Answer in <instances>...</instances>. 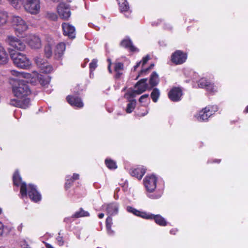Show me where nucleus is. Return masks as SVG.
Returning a JSON list of instances; mask_svg holds the SVG:
<instances>
[{
  "label": "nucleus",
  "mask_w": 248,
  "mask_h": 248,
  "mask_svg": "<svg viewBox=\"0 0 248 248\" xmlns=\"http://www.w3.org/2000/svg\"><path fill=\"white\" fill-rule=\"evenodd\" d=\"M12 93L16 99L10 100L13 106L26 109L30 105V100L26 97L31 94V90L28 84L22 79H15L12 84Z\"/></svg>",
  "instance_id": "nucleus-1"
},
{
  "label": "nucleus",
  "mask_w": 248,
  "mask_h": 248,
  "mask_svg": "<svg viewBox=\"0 0 248 248\" xmlns=\"http://www.w3.org/2000/svg\"><path fill=\"white\" fill-rule=\"evenodd\" d=\"M14 184L17 186L20 187V193L21 198L23 199L29 195L31 201L37 202L41 200V195L37 191L36 186L34 185L29 184L27 186L26 184L22 181L19 172L16 171L13 175Z\"/></svg>",
  "instance_id": "nucleus-2"
},
{
  "label": "nucleus",
  "mask_w": 248,
  "mask_h": 248,
  "mask_svg": "<svg viewBox=\"0 0 248 248\" xmlns=\"http://www.w3.org/2000/svg\"><path fill=\"white\" fill-rule=\"evenodd\" d=\"M144 185L147 191V196L152 199L159 198L162 194L164 183L154 175H148L144 179Z\"/></svg>",
  "instance_id": "nucleus-3"
},
{
  "label": "nucleus",
  "mask_w": 248,
  "mask_h": 248,
  "mask_svg": "<svg viewBox=\"0 0 248 248\" xmlns=\"http://www.w3.org/2000/svg\"><path fill=\"white\" fill-rule=\"evenodd\" d=\"M11 73L12 75L17 77L19 78H24L27 79L28 82H30L32 84H36L39 82L42 86H46L48 84L50 81L48 77L45 78L36 71H33L31 73H28L11 70Z\"/></svg>",
  "instance_id": "nucleus-4"
},
{
  "label": "nucleus",
  "mask_w": 248,
  "mask_h": 248,
  "mask_svg": "<svg viewBox=\"0 0 248 248\" xmlns=\"http://www.w3.org/2000/svg\"><path fill=\"white\" fill-rule=\"evenodd\" d=\"M126 210L127 212L132 213L136 216L141 217L143 218L147 219H154L155 222L160 226H165L167 225V222L166 220L160 215H155L149 213L137 210L136 209L130 206L126 207Z\"/></svg>",
  "instance_id": "nucleus-5"
},
{
  "label": "nucleus",
  "mask_w": 248,
  "mask_h": 248,
  "mask_svg": "<svg viewBox=\"0 0 248 248\" xmlns=\"http://www.w3.org/2000/svg\"><path fill=\"white\" fill-rule=\"evenodd\" d=\"M10 56L14 64L21 69H28L31 65V62L26 56L20 52H10Z\"/></svg>",
  "instance_id": "nucleus-6"
},
{
  "label": "nucleus",
  "mask_w": 248,
  "mask_h": 248,
  "mask_svg": "<svg viewBox=\"0 0 248 248\" xmlns=\"http://www.w3.org/2000/svg\"><path fill=\"white\" fill-rule=\"evenodd\" d=\"M11 23L16 35L23 37V34L28 29L26 22L20 16H13L11 18Z\"/></svg>",
  "instance_id": "nucleus-7"
},
{
  "label": "nucleus",
  "mask_w": 248,
  "mask_h": 248,
  "mask_svg": "<svg viewBox=\"0 0 248 248\" xmlns=\"http://www.w3.org/2000/svg\"><path fill=\"white\" fill-rule=\"evenodd\" d=\"M147 81V78L141 79L135 85L134 90H129L125 94V98L127 99L134 98L137 94H140L147 90H150Z\"/></svg>",
  "instance_id": "nucleus-8"
},
{
  "label": "nucleus",
  "mask_w": 248,
  "mask_h": 248,
  "mask_svg": "<svg viewBox=\"0 0 248 248\" xmlns=\"http://www.w3.org/2000/svg\"><path fill=\"white\" fill-rule=\"evenodd\" d=\"M217 106H208L201 110L194 116L199 122L206 121L217 111Z\"/></svg>",
  "instance_id": "nucleus-9"
},
{
  "label": "nucleus",
  "mask_w": 248,
  "mask_h": 248,
  "mask_svg": "<svg viewBox=\"0 0 248 248\" xmlns=\"http://www.w3.org/2000/svg\"><path fill=\"white\" fill-rule=\"evenodd\" d=\"M5 42L14 50L23 51L26 48L24 43L13 35H8L5 39Z\"/></svg>",
  "instance_id": "nucleus-10"
},
{
  "label": "nucleus",
  "mask_w": 248,
  "mask_h": 248,
  "mask_svg": "<svg viewBox=\"0 0 248 248\" xmlns=\"http://www.w3.org/2000/svg\"><path fill=\"white\" fill-rule=\"evenodd\" d=\"M57 12L63 20H68L71 16L70 5L66 2H61L57 6Z\"/></svg>",
  "instance_id": "nucleus-11"
},
{
  "label": "nucleus",
  "mask_w": 248,
  "mask_h": 248,
  "mask_svg": "<svg viewBox=\"0 0 248 248\" xmlns=\"http://www.w3.org/2000/svg\"><path fill=\"white\" fill-rule=\"evenodd\" d=\"M34 61L41 72L47 74L53 70L52 66L47 63L46 60L43 59L40 55L36 56Z\"/></svg>",
  "instance_id": "nucleus-12"
},
{
  "label": "nucleus",
  "mask_w": 248,
  "mask_h": 248,
  "mask_svg": "<svg viewBox=\"0 0 248 248\" xmlns=\"http://www.w3.org/2000/svg\"><path fill=\"white\" fill-rule=\"evenodd\" d=\"M149 60V56L148 55L142 58V61L137 62L136 64L133 67V70L136 71L137 69L141 66V69L139 74V75L137 77L136 79H137L139 77L145 75L146 73L154 66V64H151L148 67H144L145 64Z\"/></svg>",
  "instance_id": "nucleus-13"
},
{
  "label": "nucleus",
  "mask_w": 248,
  "mask_h": 248,
  "mask_svg": "<svg viewBox=\"0 0 248 248\" xmlns=\"http://www.w3.org/2000/svg\"><path fill=\"white\" fill-rule=\"evenodd\" d=\"M25 10L31 14H36L40 9V1H23Z\"/></svg>",
  "instance_id": "nucleus-14"
},
{
  "label": "nucleus",
  "mask_w": 248,
  "mask_h": 248,
  "mask_svg": "<svg viewBox=\"0 0 248 248\" xmlns=\"http://www.w3.org/2000/svg\"><path fill=\"white\" fill-rule=\"evenodd\" d=\"M187 59V55L181 50H176L173 53L171 56V62L176 65L182 64Z\"/></svg>",
  "instance_id": "nucleus-15"
},
{
  "label": "nucleus",
  "mask_w": 248,
  "mask_h": 248,
  "mask_svg": "<svg viewBox=\"0 0 248 248\" xmlns=\"http://www.w3.org/2000/svg\"><path fill=\"white\" fill-rule=\"evenodd\" d=\"M198 86L202 88L205 89L210 93H214L217 91V88L210 81H208L205 78H202L198 82Z\"/></svg>",
  "instance_id": "nucleus-16"
},
{
  "label": "nucleus",
  "mask_w": 248,
  "mask_h": 248,
  "mask_svg": "<svg viewBox=\"0 0 248 248\" xmlns=\"http://www.w3.org/2000/svg\"><path fill=\"white\" fill-rule=\"evenodd\" d=\"M63 34L69 38L73 39L75 38L76 32L75 27L68 23H63L62 25Z\"/></svg>",
  "instance_id": "nucleus-17"
},
{
  "label": "nucleus",
  "mask_w": 248,
  "mask_h": 248,
  "mask_svg": "<svg viewBox=\"0 0 248 248\" xmlns=\"http://www.w3.org/2000/svg\"><path fill=\"white\" fill-rule=\"evenodd\" d=\"M182 95V90L180 88L177 87L173 88L168 93L169 98L174 102L181 100Z\"/></svg>",
  "instance_id": "nucleus-18"
},
{
  "label": "nucleus",
  "mask_w": 248,
  "mask_h": 248,
  "mask_svg": "<svg viewBox=\"0 0 248 248\" xmlns=\"http://www.w3.org/2000/svg\"><path fill=\"white\" fill-rule=\"evenodd\" d=\"M104 207L106 208L107 214L110 216L116 215L118 213L119 204L117 202H113L104 205Z\"/></svg>",
  "instance_id": "nucleus-19"
},
{
  "label": "nucleus",
  "mask_w": 248,
  "mask_h": 248,
  "mask_svg": "<svg viewBox=\"0 0 248 248\" xmlns=\"http://www.w3.org/2000/svg\"><path fill=\"white\" fill-rule=\"evenodd\" d=\"M65 50V44L60 42L58 44L54 50V58L56 60H61L64 54Z\"/></svg>",
  "instance_id": "nucleus-20"
},
{
  "label": "nucleus",
  "mask_w": 248,
  "mask_h": 248,
  "mask_svg": "<svg viewBox=\"0 0 248 248\" xmlns=\"http://www.w3.org/2000/svg\"><path fill=\"white\" fill-rule=\"evenodd\" d=\"M29 45L34 49H38L41 46L40 39L36 35H30L28 40Z\"/></svg>",
  "instance_id": "nucleus-21"
},
{
  "label": "nucleus",
  "mask_w": 248,
  "mask_h": 248,
  "mask_svg": "<svg viewBox=\"0 0 248 248\" xmlns=\"http://www.w3.org/2000/svg\"><path fill=\"white\" fill-rule=\"evenodd\" d=\"M66 100L67 102L72 106L79 108H81L83 107V103L82 102L81 98L78 97L68 95L66 97Z\"/></svg>",
  "instance_id": "nucleus-22"
},
{
  "label": "nucleus",
  "mask_w": 248,
  "mask_h": 248,
  "mask_svg": "<svg viewBox=\"0 0 248 248\" xmlns=\"http://www.w3.org/2000/svg\"><path fill=\"white\" fill-rule=\"evenodd\" d=\"M121 46L128 49L131 52H138L139 49L133 45L129 37L124 38L121 42Z\"/></svg>",
  "instance_id": "nucleus-23"
},
{
  "label": "nucleus",
  "mask_w": 248,
  "mask_h": 248,
  "mask_svg": "<svg viewBox=\"0 0 248 248\" xmlns=\"http://www.w3.org/2000/svg\"><path fill=\"white\" fill-rule=\"evenodd\" d=\"M146 170L143 167H138L132 169L130 173L132 176H134L138 179H141L145 174Z\"/></svg>",
  "instance_id": "nucleus-24"
},
{
  "label": "nucleus",
  "mask_w": 248,
  "mask_h": 248,
  "mask_svg": "<svg viewBox=\"0 0 248 248\" xmlns=\"http://www.w3.org/2000/svg\"><path fill=\"white\" fill-rule=\"evenodd\" d=\"M8 60V55L4 47L0 43V64L6 63Z\"/></svg>",
  "instance_id": "nucleus-25"
},
{
  "label": "nucleus",
  "mask_w": 248,
  "mask_h": 248,
  "mask_svg": "<svg viewBox=\"0 0 248 248\" xmlns=\"http://www.w3.org/2000/svg\"><path fill=\"white\" fill-rule=\"evenodd\" d=\"M79 175L77 173H74L73 176H67L66 177V183L65 186L66 189L69 188L73 182L79 179Z\"/></svg>",
  "instance_id": "nucleus-26"
},
{
  "label": "nucleus",
  "mask_w": 248,
  "mask_h": 248,
  "mask_svg": "<svg viewBox=\"0 0 248 248\" xmlns=\"http://www.w3.org/2000/svg\"><path fill=\"white\" fill-rule=\"evenodd\" d=\"M124 64L122 62H116L114 64V71L116 73L115 78H119L123 74Z\"/></svg>",
  "instance_id": "nucleus-27"
},
{
  "label": "nucleus",
  "mask_w": 248,
  "mask_h": 248,
  "mask_svg": "<svg viewBox=\"0 0 248 248\" xmlns=\"http://www.w3.org/2000/svg\"><path fill=\"white\" fill-rule=\"evenodd\" d=\"M119 5L120 11L127 13L128 15H125V16L128 17L130 13L129 12V6L127 1H119Z\"/></svg>",
  "instance_id": "nucleus-28"
},
{
  "label": "nucleus",
  "mask_w": 248,
  "mask_h": 248,
  "mask_svg": "<svg viewBox=\"0 0 248 248\" xmlns=\"http://www.w3.org/2000/svg\"><path fill=\"white\" fill-rule=\"evenodd\" d=\"M159 82V78L157 74L155 72H154L150 77V89H151L154 87L156 86Z\"/></svg>",
  "instance_id": "nucleus-29"
},
{
  "label": "nucleus",
  "mask_w": 248,
  "mask_h": 248,
  "mask_svg": "<svg viewBox=\"0 0 248 248\" xmlns=\"http://www.w3.org/2000/svg\"><path fill=\"white\" fill-rule=\"evenodd\" d=\"M11 229L7 226L4 225L3 223L0 221V236H4L8 234Z\"/></svg>",
  "instance_id": "nucleus-30"
},
{
  "label": "nucleus",
  "mask_w": 248,
  "mask_h": 248,
  "mask_svg": "<svg viewBox=\"0 0 248 248\" xmlns=\"http://www.w3.org/2000/svg\"><path fill=\"white\" fill-rule=\"evenodd\" d=\"M127 100L129 101V103L127 105L126 112L127 113H130L133 111L135 108L136 105V100L134 98H130Z\"/></svg>",
  "instance_id": "nucleus-31"
},
{
  "label": "nucleus",
  "mask_w": 248,
  "mask_h": 248,
  "mask_svg": "<svg viewBox=\"0 0 248 248\" xmlns=\"http://www.w3.org/2000/svg\"><path fill=\"white\" fill-rule=\"evenodd\" d=\"M89 213L87 211L84 210L82 208H80L78 211H76L73 214V217H74L75 218L89 217Z\"/></svg>",
  "instance_id": "nucleus-32"
},
{
  "label": "nucleus",
  "mask_w": 248,
  "mask_h": 248,
  "mask_svg": "<svg viewBox=\"0 0 248 248\" xmlns=\"http://www.w3.org/2000/svg\"><path fill=\"white\" fill-rule=\"evenodd\" d=\"M8 14L5 11H0V27L4 26L7 22Z\"/></svg>",
  "instance_id": "nucleus-33"
},
{
  "label": "nucleus",
  "mask_w": 248,
  "mask_h": 248,
  "mask_svg": "<svg viewBox=\"0 0 248 248\" xmlns=\"http://www.w3.org/2000/svg\"><path fill=\"white\" fill-rule=\"evenodd\" d=\"M105 164L107 167L110 170L116 169L117 168L116 163L111 159H106Z\"/></svg>",
  "instance_id": "nucleus-34"
},
{
  "label": "nucleus",
  "mask_w": 248,
  "mask_h": 248,
  "mask_svg": "<svg viewBox=\"0 0 248 248\" xmlns=\"http://www.w3.org/2000/svg\"><path fill=\"white\" fill-rule=\"evenodd\" d=\"M45 56L46 58H49L52 56V51L51 45L50 43L46 44L44 48Z\"/></svg>",
  "instance_id": "nucleus-35"
},
{
  "label": "nucleus",
  "mask_w": 248,
  "mask_h": 248,
  "mask_svg": "<svg viewBox=\"0 0 248 248\" xmlns=\"http://www.w3.org/2000/svg\"><path fill=\"white\" fill-rule=\"evenodd\" d=\"M160 96V92L157 88L153 89L151 94V97L154 102H156Z\"/></svg>",
  "instance_id": "nucleus-36"
},
{
  "label": "nucleus",
  "mask_w": 248,
  "mask_h": 248,
  "mask_svg": "<svg viewBox=\"0 0 248 248\" xmlns=\"http://www.w3.org/2000/svg\"><path fill=\"white\" fill-rule=\"evenodd\" d=\"M139 102L142 104V106H146L150 102L149 94H144L141 96L139 99Z\"/></svg>",
  "instance_id": "nucleus-37"
},
{
  "label": "nucleus",
  "mask_w": 248,
  "mask_h": 248,
  "mask_svg": "<svg viewBox=\"0 0 248 248\" xmlns=\"http://www.w3.org/2000/svg\"><path fill=\"white\" fill-rule=\"evenodd\" d=\"M10 2L11 5L16 10L20 9L22 5H24L23 1H10Z\"/></svg>",
  "instance_id": "nucleus-38"
},
{
  "label": "nucleus",
  "mask_w": 248,
  "mask_h": 248,
  "mask_svg": "<svg viewBox=\"0 0 248 248\" xmlns=\"http://www.w3.org/2000/svg\"><path fill=\"white\" fill-rule=\"evenodd\" d=\"M97 66V60L96 59H93L92 62L90 63V76H91L93 71Z\"/></svg>",
  "instance_id": "nucleus-39"
},
{
  "label": "nucleus",
  "mask_w": 248,
  "mask_h": 248,
  "mask_svg": "<svg viewBox=\"0 0 248 248\" xmlns=\"http://www.w3.org/2000/svg\"><path fill=\"white\" fill-rule=\"evenodd\" d=\"M57 244L60 246H62L64 245V241L62 236H60V232L59 233V236L56 238Z\"/></svg>",
  "instance_id": "nucleus-40"
},
{
  "label": "nucleus",
  "mask_w": 248,
  "mask_h": 248,
  "mask_svg": "<svg viewBox=\"0 0 248 248\" xmlns=\"http://www.w3.org/2000/svg\"><path fill=\"white\" fill-rule=\"evenodd\" d=\"M106 228H109V227H111L112 224V217L109 216L106 219Z\"/></svg>",
  "instance_id": "nucleus-41"
},
{
  "label": "nucleus",
  "mask_w": 248,
  "mask_h": 248,
  "mask_svg": "<svg viewBox=\"0 0 248 248\" xmlns=\"http://www.w3.org/2000/svg\"><path fill=\"white\" fill-rule=\"evenodd\" d=\"M47 17L52 20H55L57 19V15L53 13H48L47 14Z\"/></svg>",
  "instance_id": "nucleus-42"
},
{
  "label": "nucleus",
  "mask_w": 248,
  "mask_h": 248,
  "mask_svg": "<svg viewBox=\"0 0 248 248\" xmlns=\"http://www.w3.org/2000/svg\"><path fill=\"white\" fill-rule=\"evenodd\" d=\"M74 217H73V215L71 217H65L64 219V222H65L67 223H71L73 221V220H74L73 218H74Z\"/></svg>",
  "instance_id": "nucleus-43"
},
{
  "label": "nucleus",
  "mask_w": 248,
  "mask_h": 248,
  "mask_svg": "<svg viewBox=\"0 0 248 248\" xmlns=\"http://www.w3.org/2000/svg\"><path fill=\"white\" fill-rule=\"evenodd\" d=\"M21 248H31L27 244V243L25 241L21 242Z\"/></svg>",
  "instance_id": "nucleus-44"
},
{
  "label": "nucleus",
  "mask_w": 248,
  "mask_h": 248,
  "mask_svg": "<svg viewBox=\"0 0 248 248\" xmlns=\"http://www.w3.org/2000/svg\"><path fill=\"white\" fill-rule=\"evenodd\" d=\"M108 233L109 235H113L114 234V231L111 229V227L107 228Z\"/></svg>",
  "instance_id": "nucleus-45"
},
{
  "label": "nucleus",
  "mask_w": 248,
  "mask_h": 248,
  "mask_svg": "<svg viewBox=\"0 0 248 248\" xmlns=\"http://www.w3.org/2000/svg\"><path fill=\"white\" fill-rule=\"evenodd\" d=\"M108 61L109 62V64H108V71L110 73H112V70L111 69V62H110V59H108Z\"/></svg>",
  "instance_id": "nucleus-46"
},
{
  "label": "nucleus",
  "mask_w": 248,
  "mask_h": 248,
  "mask_svg": "<svg viewBox=\"0 0 248 248\" xmlns=\"http://www.w3.org/2000/svg\"><path fill=\"white\" fill-rule=\"evenodd\" d=\"M165 28L168 30H170L172 28L171 26L169 24H166L165 25Z\"/></svg>",
  "instance_id": "nucleus-47"
},
{
  "label": "nucleus",
  "mask_w": 248,
  "mask_h": 248,
  "mask_svg": "<svg viewBox=\"0 0 248 248\" xmlns=\"http://www.w3.org/2000/svg\"><path fill=\"white\" fill-rule=\"evenodd\" d=\"M177 232V229H173L170 231V233L172 234H175Z\"/></svg>",
  "instance_id": "nucleus-48"
},
{
  "label": "nucleus",
  "mask_w": 248,
  "mask_h": 248,
  "mask_svg": "<svg viewBox=\"0 0 248 248\" xmlns=\"http://www.w3.org/2000/svg\"><path fill=\"white\" fill-rule=\"evenodd\" d=\"M46 248H54L52 247V245H51L50 244H48V243H46Z\"/></svg>",
  "instance_id": "nucleus-49"
},
{
  "label": "nucleus",
  "mask_w": 248,
  "mask_h": 248,
  "mask_svg": "<svg viewBox=\"0 0 248 248\" xmlns=\"http://www.w3.org/2000/svg\"><path fill=\"white\" fill-rule=\"evenodd\" d=\"M104 216V214L103 213H100L98 215V217L99 218H102Z\"/></svg>",
  "instance_id": "nucleus-50"
},
{
  "label": "nucleus",
  "mask_w": 248,
  "mask_h": 248,
  "mask_svg": "<svg viewBox=\"0 0 248 248\" xmlns=\"http://www.w3.org/2000/svg\"><path fill=\"white\" fill-rule=\"evenodd\" d=\"M148 113V110H146V112L143 113V114H141V116H144L145 115H146Z\"/></svg>",
  "instance_id": "nucleus-51"
},
{
  "label": "nucleus",
  "mask_w": 248,
  "mask_h": 248,
  "mask_svg": "<svg viewBox=\"0 0 248 248\" xmlns=\"http://www.w3.org/2000/svg\"><path fill=\"white\" fill-rule=\"evenodd\" d=\"M244 111L246 112H248V106L246 108V109Z\"/></svg>",
  "instance_id": "nucleus-52"
},
{
  "label": "nucleus",
  "mask_w": 248,
  "mask_h": 248,
  "mask_svg": "<svg viewBox=\"0 0 248 248\" xmlns=\"http://www.w3.org/2000/svg\"><path fill=\"white\" fill-rule=\"evenodd\" d=\"M77 237L78 239H80V234H77Z\"/></svg>",
  "instance_id": "nucleus-53"
},
{
  "label": "nucleus",
  "mask_w": 248,
  "mask_h": 248,
  "mask_svg": "<svg viewBox=\"0 0 248 248\" xmlns=\"http://www.w3.org/2000/svg\"><path fill=\"white\" fill-rule=\"evenodd\" d=\"M220 160H219V159H216V160H215L214 161V162H217V163H219V162H220Z\"/></svg>",
  "instance_id": "nucleus-54"
},
{
  "label": "nucleus",
  "mask_w": 248,
  "mask_h": 248,
  "mask_svg": "<svg viewBox=\"0 0 248 248\" xmlns=\"http://www.w3.org/2000/svg\"><path fill=\"white\" fill-rule=\"evenodd\" d=\"M158 24V23H156V24H155V22H153V23H152V25H157Z\"/></svg>",
  "instance_id": "nucleus-55"
},
{
  "label": "nucleus",
  "mask_w": 248,
  "mask_h": 248,
  "mask_svg": "<svg viewBox=\"0 0 248 248\" xmlns=\"http://www.w3.org/2000/svg\"><path fill=\"white\" fill-rule=\"evenodd\" d=\"M85 61H86V62L87 63V62H88L89 61V60L88 59H86L85 60Z\"/></svg>",
  "instance_id": "nucleus-56"
},
{
  "label": "nucleus",
  "mask_w": 248,
  "mask_h": 248,
  "mask_svg": "<svg viewBox=\"0 0 248 248\" xmlns=\"http://www.w3.org/2000/svg\"><path fill=\"white\" fill-rule=\"evenodd\" d=\"M85 66H86V63L82 64V67H85Z\"/></svg>",
  "instance_id": "nucleus-57"
},
{
  "label": "nucleus",
  "mask_w": 248,
  "mask_h": 248,
  "mask_svg": "<svg viewBox=\"0 0 248 248\" xmlns=\"http://www.w3.org/2000/svg\"><path fill=\"white\" fill-rule=\"evenodd\" d=\"M22 227V224H21L18 227V229H19L20 228H21Z\"/></svg>",
  "instance_id": "nucleus-58"
},
{
  "label": "nucleus",
  "mask_w": 248,
  "mask_h": 248,
  "mask_svg": "<svg viewBox=\"0 0 248 248\" xmlns=\"http://www.w3.org/2000/svg\"><path fill=\"white\" fill-rule=\"evenodd\" d=\"M2 213V209L0 207V214Z\"/></svg>",
  "instance_id": "nucleus-59"
},
{
  "label": "nucleus",
  "mask_w": 248,
  "mask_h": 248,
  "mask_svg": "<svg viewBox=\"0 0 248 248\" xmlns=\"http://www.w3.org/2000/svg\"><path fill=\"white\" fill-rule=\"evenodd\" d=\"M0 248H5L3 246H1V247H0Z\"/></svg>",
  "instance_id": "nucleus-60"
}]
</instances>
